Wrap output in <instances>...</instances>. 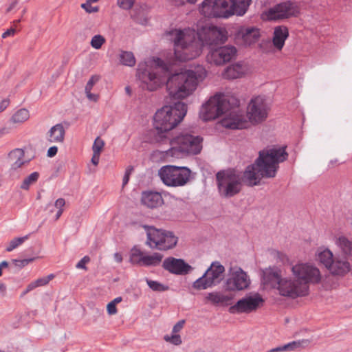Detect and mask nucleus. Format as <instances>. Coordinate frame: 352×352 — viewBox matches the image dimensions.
Listing matches in <instances>:
<instances>
[{
	"label": "nucleus",
	"mask_w": 352,
	"mask_h": 352,
	"mask_svg": "<svg viewBox=\"0 0 352 352\" xmlns=\"http://www.w3.org/2000/svg\"><path fill=\"white\" fill-rule=\"evenodd\" d=\"M30 118L29 111L26 109H20L16 111L11 118V122L21 124Z\"/></svg>",
	"instance_id": "f704fd0d"
},
{
	"label": "nucleus",
	"mask_w": 352,
	"mask_h": 352,
	"mask_svg": "<svg viewBox=\"0 0 352 352\" xmlns=\"http://www.w3.org/2000/svg\"><path fill=\"white\" fill-rule=\"evenodd\" d=\"M260 37V30L256 28L241 27L237 32L236 38L245 45L255 43Z\"/></svg>",
	"instance_id": "4be33fe9"
},
{
	"label": "nucleus",
	"mask_w": 352,
	"mask_h": 352,
	"mask_svg": "<svg viewBox=\"0 0 352 352\" xmlns=\"http://www.w3.org/2000/svg\"><path fill=\"white\" fill-rule=\"evenodd\" d=\"M38 287L36 285V283L34 281L30 283L26 287V289L30 292V291L34 289L35 288Z\"/></svg>",
	"instance_id": "052dcab7"
},
{
	"label": "nucleus",
	"mask_w": 352,
	"mask_h": 352,
	"mask_svg": "<svg viewBox=\"0 0 352 352\" xmlns=\"http://www.w3.org/2000/svg\"><path fill=\"white\" fill-rule=\"evenodd\" d=\"M135 0H118L117 5L123 10H130L134 5Z\"/></svg>",
	"instance_id": "79ce46f5"
},
{
	"label": "nucleus",
	"mask_w": 352,
	"mask_h": 352,
	"mask_svg": "<svg viewBox=\"0 0 352 352\" xmlns=\"http://www.w3.org/2000/svg\"><path fill=\"white\" fill-rule=\"evenodd\" d=\"M91 3V2L87 1L81 5V7L88 13L97 12L98 11V8L96 6H92Z\"/></svg>",
	"instance_id": "49530a36"
},
{
	"label": "nucleus",
	"mask_w": 352,
	"mask_h": 352,
	"mask_svg": "<svg viewBox=\"0 0 352 352\" xmlns=\"http://www.w3.org/2000/svg\"><path fill=\"white\" fill-rule=\"evenodd\" d=\"M90 261V258L88 256H85L76 265L78 269L87 270L86 264Z\"/></svg>",
	"instance_id": "de8ad7c7"
},
{
	"label": "nucleus",
	"mask_w": 352,
	"mask_h": 352,
	"mask_svg": "<svg viewBox=\"0 0 352 352\" xmlns=\"http://www.w3.org/2000/svg\"><path fill=\"white\" fill-rule=\"evenodd\" d=\"M8 157L14 168H20L25 163L28 162V160H25L24 151L21 148H15L10 151Z\"/></svg>",
	"instance_id": "c756f323"
},
{
	"label": "nucleus",
	"mask_w": 352,
	"mask_h": 352,
	"mask_svg": "<svg viewBox=\"0 0 352 352\" xmlns=\"http://www.w3.org/2000/svg\"><path fill=\"white\" fill-rule=\"evenodd\" d=\"M34 261V258H25L21 260L14 259L13 263H14L15 266L19 267V268H23Z\"/></svg>",
	"instance_id": "c03bdc74"
},
{
	"label": "nucleus",
	"mask_w": 352,
	"mask_h": 352,
	"mask_svg": "<svg viewBox=\"0 0 352 352\" xmlns=\"http://www.w3.org/2000/svg\"><path fill=\"white\" fill-rule=\"evenodd\" d=\"M54 278L53 274H50L47 276L39 278L35 280L37 287L46 285Z\"/></svg>",
	"instance_id": "a18cd8bd"
},
{
	"label": "nucleus",
	"mask_w": 352,
	"mask_h": 352,
	"mask_svg": "<svg viewBox=\"0 0 352 352\" xmlns=\"http://www.w3.org/2000/svg\"><path fill=\"white\" fill-rule=\"evenodd\" d=\"M129 180V173H125L123 179H122L123 186L126 185L128 183Z\"/></svg>",
	"instance_id": "0e129e2a"
},
{
	"label": "nucleus",
	"mask_w": 352,
	"mask_h": 352,
	"mask_svg": "<svg viewBox=\"0 0 352 352\" xmlns=\"http://www.w3.org/2000/svg\"><path fill=\"white\" fill-rule=\"evenodd\" d=\"M141 201L148 208H153L163 204L164 200L160 193L157 192H144L142 195Z\"/></svg>",
	"instance_id": "b1692460"
},
{
	"label": "nucleus",
	"mask_w": 352,
	"mask_h": 352,
	"mask_svg": "<svg viewBox=\"0 0 352 352\" xmlns=\"http://www.w3.org/2000/svg\"><path fill=\"white\" fill-rule=\"evenodd\" d=\"M85 91L86 96L89 99V100L93 101V102L98 101V98H99L98 94H92L91 92V91Z\"/></svg>",
	"instance_id": "3c124183"
},
{
	"label": "nucleus",
	"mask_w": 352,
	"mask_h": 352,
	"mask_svg": "<svg viewBox=\"0 0 352 352\" xmlns=\"http://www.w3.org/2000/svg\"><path fill=\"white\" fill-rule=\"evenodd\" d=\"M9 133V130L7 128H3L0 129V136L8 134Z\"/></svg>",
	"instance_id": "774afa93"
},
{
	"label": "nucleus",
	"mask_w": 352,
	"mask_h": 352,
	"mask_svg": "<svg viewBox=\"0 0 352 352\" xmlns=\"http://www.w3.org/2000/svg\"><path fill=\"white\" fill-rule=\"evenodd\" d=\"M119 60L122 65L128 67H133L136 63L133 53L129 51H121L119 54Z\"/></svg>",
	"instance_id": "72a5a7b5"
},
{
	"label": "nucleus",
	"mask_w": 352,
	"mask_h": 352,
	"mask_svg": "<svg viewBox=\"0 0 352 352\" xmlns=\"http://www.w3.org/2000/svg\"><path fill=\"white\" fill-rule=\"evenodd\" d=\"M233 296L221 292H212L206 294L205 302H210L214 305H227Z\"/></svg>",
	"instance_id": "393cba45"
},
{
	"label": "nucleus",
	"mask_w": 352,
	"mask_h": 352,
	"mask_svg": "<svg viewBox=\"0 0 352 352\" xmlns=\"http://www.w3.org/2000/svg\"><path fill=\"white\" fill-rule=\"evenodd\" d=\"M100 76L98 75H94L92 76L88 82H87V85L85 88V91H91L94 86L99 81Z\"/></svg>",
	"instance_id": "37998d69"
},
{
	"label": "nucleus",
	"mask_w": 352,
	"mask_h": 352,
	"mask_svg": "<svg viewBox=\"0 0 352 352\" xmlns=\"http://www.w3.org/2000/svg\"><path fill=\"white\" fill-rule=\"evenodd\" d=\"M328 270L333 274L343 276L350 271L351 265L345 259L335 258Z\"/></svg>",
	"instance_id": "bb28decb"
},
{
	"label": "nucleus",
	"mask_w": 352,
	"mask_h": 352,
	"mask_svg": "<svg viewBox=\"0 0 352 352\" xmlns=\"http://www.w3.org/2000/svg\"><path fill=\"white\" fill-rule=\"evenodd\" d=\"M185 324V320H182L177 322L172 329V333L173 334H179V332L183 329Z\"/></svg>",
	"instance_id": "09e8293b"
},
{
	"label": "nucleus",
	"mask_w": 352,
	"mask_h": 352,
	"mask_svg": "<svg viewBox=\"0 0 352 352\" xmlns=\"http://www.w3.org/2000/svg\"><path fill=\"white\" fill-rule=\"evenodd\" d=\"M16 32V30L14 28H10L7 30L4 33L2 34V38H6L8 36H13Z\"/></svg>",
	"instance_id": "6e6d98bb"
},
{
	"label": "nucleus",
	"mask_w": 352,
	"mask_h": 352,
	"mask_svg": "<svg viewBox=\"0 0 352 352\" xmlns=\"http://www.w3.org/2000/svg\"><path fill=\"white\" fill-rule=\"evenodd\" d=\"M299 13V8L296 3L286 1L274 5L264 11L261 17L267 21H282L296 16Z\"/></svg>",
	"instance_id": "9b49d317"
},
{
	"label": "nucleus",
	"mask_w": 352,
	"mask_h": 352,
	"mask_svg": "<svg viewBox=\"0 0 352 352\" xmlns=\"http://www.w3.org/2000/svg\"><path fill=\"white\" fill-rule=\"evenodd\" d=\"M276 289L280 295L295 298L307 295L309 286L305 283H300L298 279L293 280L292 278L285 277L280 278Z\"/></svg>",
	"instance_id": "2eb2a0df"
},
{
	"label": "nucleus",
	"mask_w": 352,
	"mask_h": 352,
	"mask_svg": "<svg viewBox=\"0 0 352 352\" xmlns=\"http://www.w3.org/2000/svg\"><path fill=\"white\" fill-rule=\"evenodd\" d=\"M263 303L264 299L261 294L257 292L250 293L230 307V312L232 314H249L261 307Z\"/></svg>",
	"instance_id": "f3484780"
},
{
	"label": "nucleus",
	"mask_w": 352,
	"mask_h": 352,
	"mask_svg": "<svg viewBox=\"0 0 352 352\" xmlns=\"http://www.w3.org/2000/svg\"><path fill=\"white\" fill-rule=\"evenodd\" d=\"M163 267L172 274L179 275L186 274L191 270V266L186 263L184 260L173 257L164 261Z\"/></svg>",
	"instance_id": "aec40b11"
},
{
	"label": "nucleus",
	"mask_w": 352,
	"mask_h": 352,
	"mask_svg": "<svg viewBox=\"0 0 352 352\" xmlns=\"http://www.w3.org/2000/svg\"><path fill=\"white\" fill-rule=\"evenodd\" d=\"M10 100L8 98H3L0 100V113L3 112L9 105Z\"/></svg>",
	"instance_id": "603ef678"
},
{
	"label": "nucleus",
	"mask_w": 352,
	"mask_h": 352,
	"mask_svg": "<svg viewBox=\"0 0 352 352\" xmlns=\"http://www.w3.org/2000/svg\"><path fill=\"white\" fill-rule=\"evenodd\" d=\"M250 72V67L244 62H237L226 67L222 75L226 79L242 78Z\"/></svg>",
	"instance_id": "412c9836"
},
{
	"label": "nucleus",
	"mask_w": 352,
	"mask_h": 352,
	"mask_svg": "<svg viewBox=\"0 0 352 352\" xmlns=\"http://www.w3.org/2000/svg\"><path fill=\"white\" fill-rule=\"evenodd\" d=\"M335 243L340 248L342 253L346 256H352V241L344 236L336 237Z\"/></svg>",
	"instance_id": "7c9ffc66"
},
{
	"label": "nucleus",
	"mask_w": 352,
	"mask_h": 352,
	"mask_svg": "<svg viewBox=\"0 0 352 352\" xmlns=\"http://www.w3.org/2000/svg\"><path fill=\"white\" fill-rule=\"evenodd\" d=\"M29 236L26 235L22 237L14 238L11 240L8 245L6 246V250L8 252H12L22 243H23L27 239H28Z\"/></svg>",
	"instance_id": "c9c22d12"
},
{
	"label": "nucleus",
	"mask_w": 352,
	"mask_h": 352,
	"mask_svg": "<svg viewBox=\"0 0 352 352\" xmlns=\"http://www.w3.org/2000/svg\"><path fill=\"white\" fill-rule=\"evenodd\" d=\"M287 156L285 147L267 148L259 152L254 164L247 166L243 175L234 169L218 172L216 177L219 194L223 197H232L241 191L243 182L253 186L259 184L263 177H274L279 164Z\"/></svg>",
	"instance_id": "f03ea898"
},
{
	"label": "nucleus",
	"mask_w": 352,
	"mask_h": 352,
	"mask_svg": "<svg viewBox=\"0 0 352 352\" xmlns=\"http://www.w3.org/2000/svg\"><path fill=\"white\" fill-rule=\"evenodd\" d=\"M6 289H7L6 285L4 283L0 282V294L2 296H4L6 294Z\"/></svg>",
	"instance_id": "680f3d73"
},
{
	"label": "nucleus",
	"mask_w": 352,
	"mask_h": 352,
	"mask_svg": "<svg viewBox=\"0 0 352 352\" xmlns=\"http://www.w3.org/2000/svg\"><path fill=\"white\" fill-rule=\"evenodd\" d=\"M114 259L118 263H121L122 261V256L120 253H115L114 254Z\"/></svg>",
	"instance_id": "e2e57ef3"
},
{
	"label": "nucleus",
	"mask_w": 352,
	"mask_h": 352,
	"mask_svg": "<svg viewBox=\"0 0 352 352\" xmlns=\"http://www.w3.org/2000/svg\"><path fill=\"white\" fill-rule=\"evenodd\" d=\"M311 341L308 339H302L293 341L280 346L272 349L269 352L292 351L300 350L309 346Z\"/></svg>",
	"instance_id": "cd10ccee"
},
{
	"label": "nucleus",
	"mask_w": 352,
	"mask_h": 352,
	"mask_svg": "<svg viewBox=\"0 0 352 352\" xmlns=\"http://www.w3.org/2000/svg\"><path fill=\"white\" fill-rule=\"evenodd\" d=\"M65 205V201L63 198L58 199L54 203V206L58 209H63Z\"/></svg>",
	"instance_id": "864d4df0"
},
{
	"label": "nucleus",
	"mask_w": 352,
	"mask_h": 352,
	"mask_svg": "<svg viewBox=\"0 0 352 352\" xmlns=\"http://www.w3.org/2000/svg\"><path fill=\"white\" fill-rule=\"evenodd\" d=\"M164 339L166 342L175 346L180 345L182 342V338L179 334H173L171 333L170 335H166Z\"/></svg>",
	"instance_id": "ea45409f"
},
{
	"label": "nucleus",
	"mask_w": 352,
	"mask_h": 352,
	"mask_svg": "<svg viewBox=\"0 0 352 352\" xmlns=\"http://www.w3.org/2000/svg\"><path fill=\"white\" fill-rule=\"evenodd\" d=\"M250 276L241 267L231 266L228 270V276L226 279L223 288L226 292H241L250 287Z\"/></svg>",
	"instance_id": "9d476101"
},
{
	"label": "nucleus",
	"mask_w": 352,
	"mask_h": 352,
	"mask_svg": "<svg viewBox=\"0 0 352 352\" xmlns=\"http://www.w3.org/2000/svg\"><path fill=\"white\" fill-rule=\"evenodd\" d=\"M238 99L225 94H217L210 97L200 109L199 117L204 121L214 120L231 107L237 104Z\"/></svg>",
	"instance_id": "423d86ee"
},
{
	"label": "nucleus",
	"mask_w": 352,
	"mask_h": 352,
	"mask_svg": "<svg viewBox=\"0 0 352 352\" xmlns=\"http://www.w3.org/2000/svg\"><path fill=\"white\" fill-rule=\"evenodd\" d=\"M107 311L109 315H115L117 313L116 305L111 302L107 305Z\"/></svg>",
	"instance_id": "8fccbe9b"
},
{
	"label": "nucleus",
	"mask_w": 352,
	"mask_h": 352,
	"mask_svg": "<svg viewBox=\"0 0 352 352\" xmlns=\"http://www.w3.org/2000/svg\"><path fill=\"white\" fill-rule=\"evenodd\" d=\"M158 175L166 186L179 187L189 182L191 170L186 166L166 165L159 170Z\"/></svg>",
	"instance_id": "0eeeda50"
},
{
	"label": "nucleus",
	"mask_w": 352,
	"mask_h": 352,
	"mask_svg": "<svg viewBox=\"0 0 352 352\" xmlns=\"http://www.w3.org/2000/svg\"><path fill=\"white\" fill-rule=\"evenodd\" d=\"M104 146V141L99 137H98L92 146L93 153H100L102 151Z\"/></svg>",
	"instance_id": "a19ab883"
},
{
	"label": "nucleus",
	"mask_w": 352,
	"mask_h": 352,
	"mask_svg": "<svg viewBox=\"0 0 352 352\" xmlns=\"http://www.w3.org/2000/svg\"><path fill=\"white\" fill-rule=\"evenodd\" d=\"M187 113V105L177 102L173 106L165 105L158 109L153 117V126L156 131L153 140L166 144L172 137L170 131L183 120Z\"/></svg>",
	"instance_id": "20e7f679"
},
{
	"label": "nucleus",
	"mask_w": 352,
	"mask_h": 352,
	"mask_svg": "<svg viewBox=\"0 0 352 352\" xmlns=\"http://www.w3.org/2000/svg\"><path fill=\"white\" fill-rule=\"evenodd\" d=\"M232 1L233 15L238 16H243L252 3V0H232Z\"/></svg>",
	"instance_id": "2f4dec72"
},
{
	"label": "nucleus",
	"mask_w": 352,
	"mask_h": 352,
	"mask_svg": "<svg viewBox=\"0 0 352 352\" xmlns=\"http://www.w3.org/2000/svg\"><path fill=\"white\" fill-rule=\"evenodd\" d=\"M65 129L62 124H56L47 132L46 138L50 143H61L64 141Z\"/></svg>",
	"instance_id": "a878e982"
},
{
	"label": "nucleus",
	"mask_w": 352,
	"mask_h": 352,
	"mask_svg": "<svg viewBox=\"0 0 352 352\" xmlns=\"http://www.w3.org/2000/svg\"><path fill=\"white\" fill-rule=\"evenodd\" d=\"M202 140L198 135L187 132L179 133L168 140L170 148L166 154L175 158H181L187 155H197L202 149Z\"/></svg>",
	"instance_id": "39448f33"
},
{
	"label": "nucleus",
	"mask_w": 352,
	"mask_h": 352,
	"mask_svg": "<svg viewBox=\"0 0 352 352\" xmlns=\"http://www.w3.org/2000/svg\"><path fill=\"white\" fill-rule=\"evenodd\" d=\"M17 3H18V1L16 0H14L12 2H11L10 3V5L8 6V7L7 8L6 12H9L12 11L16 6Z\"/></svg>",
	"instance_id": "13d9d810"
},
{
	"label": "nucleus",
	"mask_w": 352,
	"mask_h": 352,
	"mask_svg": "<svg viewBox=\"0 0 352 352\" xmlns=\"http://www.w3.org/2000/svg\"><path fill=\"white\" fill-rule=\"evenodd\" d=\"M317 258L327 269L331 266V264L335 259L332 252L329 249H324L323 250L319 251L317 254Z\"/></svg>",
	"instance_id": "473e14b6"
},
{
	"label": "nucleus",
	"mask_w": 352,
	"mask_h": 352,
	"mask_svg": "<svg viewBox=\"0 0 352 352\" xmlns=\"http://www.w3.org/2000/svg\"><path fill=\"white\" fill-rule=\"evenodd\" d=\"M100 155V153H93V156H92V158H91V162L95 166H97L98 164V163H99Z\"/></svg>",
	"instance_id": "4d7b16f0"
},
{
	"label": "nucleus",
	"mask_w": 352,
	"mask_h": 352,
	"mask_svg": "<svg viewBox=\"0 0 352 352\" xmlns=\"http://www.w3.org/2000/svg\"><path fill=\"white\" fill-rule=\"evenodd\" d=\"M162 258V254L158 252L146 254L138 249H133L130 256V261L133 264L142 266H157L161 263Z\"/></svg>",
	"instance_id": "6ab92c4d"
},
{
	"label": "nucleus",
	"mask_w": 352,
	"mask_h": 352,
	"mask_svg": "<svg viewBox=\"0 0 352 352\" xmlns=\"http://www.w3.org/2000/svg\"><path fill=\"white\" fill-rule=\"evenodd\" d=\"M146 235V244L151 248L160 251L173 249L178 241V238L173 232L153 227L148 228Z\"/></svg>",
	"instance_id": "6e6552de"
},
{
	"label": "nucleus",
	"mask_w": 352,
	"mask_h": 352,
	"mask_svg": "<svg viewBox=\"0 0 352 352\" xmlns=\"http://www.w3.org/2000/svg\"><path fill=\"white\" fill-rule=\"evenodd\" d=\"M232 0H204L200 5L199 12L206 17L228 19L233 15Z\"/></svg>",
	"instance_id": "1a4fd4ad"
},
{
	"label": "nucleus",
	"mask_w": 352,
	"mask_h": 352,
	"mask_svg": "<svg viewBox=\"0 0 352 352\" xmlns=\"http://www.w3.org/2000/svg\"><path fill=\"white\" fill-rule=\"evenodd\" d=\"M289 36L288 28L285 25H278L274 29L272 43L276 50L280 51Z\"/></svg>",
	"instance_id": "5701e85b"
},
{
	"label": "nucleus",
	"mask_w": 352,
	"mask_h": 352,
	"mask_svg": "<svg viewBox=\"0 0 352 352\" xmlns=\"http://www.w3.org/2000/svg\"><path fill=\"white\" fill-rule=\"evenodd\" d=\"M39 174L37 172H34L25 177L21 185V188L23 190H28L30 186L34 184L38 179Z\"/></svg>",
	"instance_id": "e433bc0d"
},
{
	"label": "nucleus",
	"mask_w": 352,
	"mask_h": 352,
	"mask_svg": "<svg viewBox=\"0 0 352 352\" xmlns=\"http://www.w3.org/2000/svg\"><path fill=\"white\" fill-rule=\"evenodd\" d=\"M58 152L57 146H53L49 148L47 150V156L50 157H52L56 155Z\"/></svg>",
	"instance_id": "5fc2aeb1"
},
{
	"label": "nucleus",
	"mask_w": 352,
	"mask_h": 352,
	"mask_svg": "<svg viewBox=\"0 0 352 352\" xmlns=\"http://www.w3.org/2000/svg\"><path fill=\"white\" fill-rule=\"evenodd\" d=\"M38 287L36 285V283L34 281L30 283L26 287V289L30 292V291L34 289L35 288Z\"/></svg>",
	"instance_id": "bf43d9fd"
},
{
	"label": "nucleus",
	"mask_w": 352,
	"mask_h": 352,
	"mask_svg": "<svg viewBox=\"0 0 352 352\" xmlns=\"http://www.w3.org/2000/svg\"><path fill=\"white\" fill-rule=\"evenodd\" d=\"M105 42L106 39L103 36L97 34L92 37L90 41V45L93 48L99 50L105 43Z\"/></svg>",
	"instance_id": "58836bf2"
},
{
	"label": "nucleus",
	"mask_w": 352,
	"mask_h": 352,
	"mask_svg": "<svg viewBox=\"0 0 352 352\" xmlns=\"http://www.w3.org/2000/svg\"><path fill=\"white\" fill-rule=\"evenodd\" d=\"M291 271L298 281L306 283L307 286L309 283H319L322 278L319 269L309 263H298L292 265Z\"/></svg>",
	"instance_id": "4468645a"
},
{
	"label": "nucleus",
	"mask_w": 352,
	"mask_h": 352,
	"mask_svg": "<svg viewBox=\"0 0 352 352\" xmlns=\"http://www.w3.org/2000/svg\"><path fill=\"white\" fill-rule=\"evenodd\" d=\"M280 274L272 269H267L263 271L262 283L265 287L276 288L280 280Z\"/></svg>",
	"instance_id": "c85d7f7f"
},
{
	"label": "nucleus",
	"mask_w": 352,
	"mask_h": 352,
	"mask_svg": "<svg viewBox=\"0 0 352 352\" xmlns=\"http://www.w3.org/2000/svg\"><path fill=\"white\" fill-rule=\"evenodd\" d=\"M236 48L231 45L210 47L206 58L209 63L217 66L223 65L236 56Z\"/></svg>",
	"instance_id": "a211bd4d"
},
{
	"label": "nucleus",
	"mask_w": 352,
	"mask_h": 352,
	"mask_svg": "<svg viewBox=\"0 0 352 352\" xmlns=\"http://www.w3.org/2000/svg\"><path fill=\"white\" fill-rule=\"evenodd\" d=\"M63 212V209H58L56 214V217H55V220H58L60 217L62 215Z\"/></svg>",
	"instance_id": "69168bd1"
},
{
	"label": "nucleus",
	"mask_w": 352,
	"mask_h": 352,
	"mask_svg": "<svg viewBox=\"0 0 352 352\" xmlns=\"http://www.w3.org/2000/svg\"><path fill=\"white\" fill-rule=\"evenodd\" d=\"M172 35L174 36V56L177 60L184 62L199 56L204 45L213 47L225 43L228 32L225 27L210 24L201 27L197 32L190 28L175 30Z\"/></svg>",
	"instance_id": "7ed1b4c3"
},
{
	"label": "nucleus",
	"mask_w": 352,
	"mask_h": 352,
	"mask_svg": "<svg viewBox=\"0 0 352 352\" xmlns=\"http://www.w3.org/2000/svg\"><path fill=\"white\" fill-rule=\"evenodd\" d=\"M239 100L237 104H233L229 110L225 111L224 118L221 120V124L227 129H242L249 126V123L243 112L239 109Z\"/></svg>",
	"instance_id": "dca6fc26"
},
{
	"label": "nucleus",
	"mask_w": 352,
	"mask_h": 352,
	"mask_svg": "<svg viewBox=\"0 0 352 352\" xmlns=\"http://www.w3.org/2000/svg\"><path fill=\"white\" fill-rule=\"evenodd\" d=\"M270 110V107L265 97L258 96L252 98L247 107L246 118L248 123L258 124L264 122Z\"/></svg>",
	"instance_id": "f8f14e48"
},
{
	"label": "nucleus",
	"mask_w": 352,
	"mask_h": 352,
	"mask_svg": "<svg viewBox=\"0 0 352 352\" xmlns=\"http://www.w3.org/2000/svg\"><path fill=\"white\" fill-rule=\"evenodd\" d=\"M146 282L148 285V286L155 292H164L168 289V287L166 285H164L160 282L152 280L150 279H146Z\"/></svg>",
	"instance_id": "4c0bfd02"
},
{
	"label": "nucleus",
	"mask_w": 352,
	"mask_h": 352,
	"mask_svg": "<svg viewBox=\"0 0 352 352\" xmlns=\"http://www.w3.org/2000/svg\"><path fill=\"white\" fill-rule=\"evenodd\" d=\"M122 300V297H117L111 302L116 305L117 304L120 303Z\"/></svg>",
	"instance_id": "338daca9"
},
{
	"label": "nucleus",
	"mask_w": 352,
	"mask_h": 352,
	"mask_svg": "<svg viewBox=\"0 0 352 352\" xmlns=\"http://www.w3.org/2000/svg\"><path fill=\"white\" fill-rule=\"evenodd\" d=\"M175 64L170 59L165 63L155 57L140 63L138 76L142 88L153 91L165 84L168 95L174 99L182 100L192 95L206 78V69L197 65L193 69L172 74L170 68Z\"/></svg>",
	"instance_id": "f257e3e1"
},
{
	"label": "nucleus",
	"mask_w": 352,
	"mask_h": 352,
	"mask_svg": "<svg viewBox=\"0 0 352 352\" xmlns=\"http://www.w3.org/2000/svg\"><path fill=\"white\" fill-rule=\"evenodd\" d=\"M224 271L225 267L219 262H212L202 276L193 283L192 287L197 290L212 287L219 283Z\"/></svg>",
	"instance_id": "ddd939ff"
}]
</instances>
